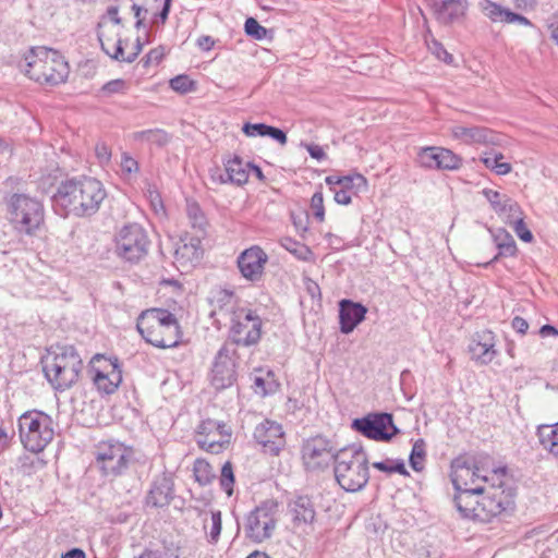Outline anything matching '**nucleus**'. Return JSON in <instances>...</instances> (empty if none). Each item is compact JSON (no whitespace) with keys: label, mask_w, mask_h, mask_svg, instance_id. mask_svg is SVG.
<instances>
[{"label":"nucleus","mask_w":558,"mask_h":558,"mask_svg":"<svg viewBox=\"0 0 558 558\" xmlns=\"http://www.w3.org/2000/svg\"><path fill=\"white\" fill-rule=\"evenodd\" d=\"M173 499V482L172 480L162 474L157 476L150 486V489L146 496V505L162 508L170 504Z\"/></svg>","instance_id":"bb28decb"},{"label":"nucleus","mask_w":558,"mask_h":558,"mask_svg":"<svg viewBox=\"0 0 558 558\" xmlns=\"http://www.w3.org/2000/svg\"><path fill=\"white\" fill-rule=\"evenodd\" d=\"M234 473L230 461H227L221 468L220 487L230 497L233 494Z\"/></svg>","instance_id":"c03bdc74"},{"label":"nucleus","mask_w":558,"mask_h":558,"mask_svg":"<svg viewBox=\"0 0 558 558\" xmlns=\"http://www.w3.org/2000/svg\"><path fill=\"white\" fill-rule=\"evenodd\" d=\"M112 49L113 50L109 57L117 61L132 63L136 59V53H130L125 56L121 38H118L116 43L112 44Z\"/></svg>","instance_id":"864d4df0"},{"label":"nucleus","mask_w":558,"mask_h":558,"mask_svg":"<svg viewBox=\"0 0 558 558\" xmlns=\"http://www.w3.org/2000/svg\"><path fill=\"white\" fill-rule=\"evenodd\" d=\"M150 239L140 223L124 225L114 236V253L122 260L137 264L149 251Z\"/></svg>","instance_id":"6e6552de"},{"label":"nucleus","mask_w":558,"mask_h":558,"mask_svg":"<svg viewBox=\"0 0 558 558\" xmlns=\"http://www.w3.org/2000/svg\"><path fill=\"white\" fill-rule=\"evenodd\" d=\"M514 208L511 207V210L506 207L505 210L498 213L497 215L501 216L507 225H512L517 219L522 217V210L519 204L514 201Z\"/></svg>","instance_id":"680f3d73"},{"label":"nucleus","mask_w":558,"mask_h":558,"mask_svg":"<svg viewBox=\"0 0 558 558\" xmlns=\"http://www.w3.org/2000/svg\"><path fill=\"white\" fill-rule=\"evenodd\" d=\"M436 21L441 25L460 22L469 9L468 0H425Z\"/></svg>","instance_id":"5701e85b"},{"label":"nucleus","mask_w":558,"mask_h":558,"mask_svg":"<svg viewBox=\"0 0 558 558\" xmlns=\"http://www.w3.org/2000/svg\"><path fill=\"white\" fill-rule=\"evenodd\" d=\"M335 478L345 492L355 493L369 480L368 457L360 445L340 448L333 463Z\"/></svg>","instance_id":"7ed1b4c3"},{"label":"nucleus","mask_w":558,"mask_h":558,"mask_svg":"<svg viewBox=\"0 0 558 558\" xmlns=\"http://www.w3.org/2000/svg\"><path fill=\"white\" fill-rule=\"evenodd\" d=\"M426 45L432 54H434L438 60L445 62L446 64L453 63V56L447 51L444 45L435 38L430 40L426 39Z\"/></svg>","instance_id":"a18cd8bd"},{"label":"nucleus","mask_w":558,"mask_h":558,"mask_svg":"<svg viewBox=\"0 0 558 558\" xmlns=\"http://www.w3.org/2000/svg\"><path fill=\"white\" fill-rule=\"evenodd\" d=\"M482 11L485 15L490 19L493 22H504L506 17V13L508 9L502 8L501 5L490 1L484 0L480 3Z\"/></svg>","instance_id":"37998d69"},{"label":"nucleus","mask_w":558,"mask_h":558,"mask_svg":"<svg viewBox=\"0 0 558 558\" xmlns=\"http://www.w3.org/2000/svg\"><path fill=\"white\" fill-rule=\"evenodd\" d=\"M126 11L132 13V15H134V17L136 19L135 27L137 29L145 26L144 21H145L146 14L148 12L146 9H144L143 7L136 4L135 2H133V0H131L130 4L126 7Z\"/></svg>","instance_id":"13d9d810"},{"label":"nucleus","mask_w":558,"mask_h":558,"mask_svg":"<svg viewBox=\"0 0 558 558\" xmlns=\"http://www.w3.org/2000/svg\"><path fill=\"white\" fill-rule=\"evenodd\" d=\"M514 507V493L511 488L505 489L501 485L484 486L481 495L480 508L475 521L487 523L494 518L512 510Z\"/></svg>","instance_id":"9b49d317"},{"label":"nucleus","mask_w":558,"mask_h":558,"mask_svg":"<svg viewBox=\"0 0 558 558\" xmlns=\"http://www.w3.org/2000/svg\"><path fill=\"white\" fill-rule=\"evenodd\" d=\"M333 199L339 205H350L352 203V193L347 190H333Z\"/></svg>","instance_id":"338daca9"},{"label":"nucleus","mask_w":558,"mask_h":558,"mask_svg":"<svg viewBox=\"0 0 558 558\" xmlns=\"http://www.w3.org/2000/svg\"><path fill=\"white\" fill-rule=\"evenodd\" d=\"M19 68L31 80L47 85L64 83L70 68L64 57L57 50L47 47H32L19 63Z\"/></svg>","instance_id":"f03ea898"},{"label":"nucleus","mask_w":558,"mask_h":558,"mask_svg":"<svg viewBox=\"0 0 558 558\" xmlns=\"http://www.w3.org/2000/svg\"><path fill=\"white\" fill-rule=\"evenodd\" d=\"M92 379L101 395H112L122 383V369L118 357L106 359L96 354L92 361Z\"/></svg>","instance_id":"ddd939ff"},{"label":"nucleus","mask_w":558,"mask_h":558,"mask_svg":"<svg viewBox=\"0 0 558 558\" xmlns=\"http://www.w3.org/2000/svg\"><path fill=\"white\" fill-rule=\"evenodd\" d=\"M482 194L485 196V198L490 204L492 208L496 214L502 211L508 207L509 210H511V206H514V201L511 199L506 194H501L498 191H494L490 189H484L482 191Z\"/></svg>","instance_id":"e433bc0d"},{"label":"nucleus","mask_w":558,"mask_h":558,"mask_svg":"<svg viewBox=\"0 0 558 558\" xmlns=\"http://www.w3.org/2000/svg\"><path fill=\"white\" fill-rule=\"evenodd\" d=\"M186 215L193 229L202 232L205 231L207 219L197 202L193 199L186 201Z\"/></svg>","instance_id":"f704fd0d"},{"label":"nucleus","mask_w":558,"mask_h":558,"mask_svg":"<svg viewBox=\"0 0 558 558\" xmlns=\"http://www.w3.org/2000/svg\"><path fill=\"white\" fill-rule=\"evenodd\" d=\"M17 427L22 445L31 452L43 451L53 439L52 418L43 411L24 412L17 420Z\"/></svg>","instance_id":"39448f33"},{"label":"nucleus","mask_w":558,"mask_h":558,"mask_svg":"<svg viewBox=\"0 0 558 558\" xmlns=\"http://www.w3.org/2000/svg\"><path fill=\"white\" fill-rule=\"evenodd\" d=\"M202 247L199 238L192 236L189 242L181 241L175 251V262L181 266H186L190 263L198 262L202 257Z\"/></svg>","instance_id":"2f4dec72"},{"label":"nucleus","mask_w":558,"mask_h":558,"mask_svg":"<svg viewBox=\"0 0 558 558\" xmlns=\"http://www.w3.org/2000/svg\"><path fill=\"white\" fill-rule=\"evenodd\" d=\"M106 196L107 192L99 180L83 175L62 181L52 196V203L64 210V216L90 217L99 210Z\"/></svg>","instance_id":"f257e3e1"},{"label":"nucleus","mask_w":558,"mask_h":558,"mask_svg":"<svg viewBox=\"0 0 558 558\" xmlns=\"http://www.w3.org/2000/svg\"><path fill=\"white\" fill-rule=\"evenodd\" d=\"M452 134L465 144H488L494 141V133L483 126L456 125L452 128Z\"/></svg>","instance_id":"7c9ffc66"},{"label":"nucleus","mask_w":558,"mask_h":558,"mask_svg":"<svg viewBox=\"0 0 558 558\" xmlns=\"http://www.w3.org/2000/svg\"><path fill=\"white\" fill-rule=\"evenodd\" d=\"M280 244L283 248L292 253L299 259L306 260L308 255L312 254L308 246L302 244L290 236H284L280 240Z\"/></svg>","instance_id":"ea45409f"},{"label":"nucleus","mask_w":558,"mask_h":558,"mask_svg":"<svg viewBox=\"0 0 558 558\" xmlns=\"http://www.w3.org/2000/svg\"><path fill=\"white\" fill-rule=\"evenodd\" d=\"M170 87L182 95L189 94L196 89V82L186 74L174 76L169 82Z\"/></svg>","instance_id":"79ce46f5"},{"label":"nucleus","mask_w":558,"mask_h":558,"mask_svg":"<svg viewBox=\"0 0 558 558\" xmlns=\"http://www.w3.org/2000/svg\"><path fill=\"white\" fill-rule=\"evenodd\" d=\"M267 262L268 255L259 245L245 248L236 258L241 276L251 282L262 280Z\"/></svg>","instance_id":"412c9836"},{"label":"nucleus","mask_w":558,"mask_h":558,"mask_svg":"<svg viewBox=\"0 0 558 558\" xmlns=\"http://www.w3.org/2000/svg\"><path fill=\"white\" fill-rule=\"evenodd\" d=\"M253 437L262 451L270 456H278L286 446L282 425L272 420L265 418L257 424Z\"/></svg>","instance_id":"aec40b11"},{"label":"nucleus","mask_w":558,"mask_h":558,"mask_svg":"<svg viewBox=\"0 0 558 558\" xmlns=\"http://www.w3.org/2000/svg\"><path fill=\"white\" fill-rule=\"evenodd\" d=\"M425 459L426 442L423 438H418L414 441L409 457L411 468L416 472L423 471Z\"/></svg>","instance_id":"4c0bfd02"},{"label":"nucleus","mask_w":558,"mask_h":558,"mask_svg":"<svg viewBox=\"0 0 558 558\" xmlns=\"http://www.w3.org/2000/svg\"><path fill=\"white\" fill-rule=\"evenodd\" d=\"M133 454V449L122 442L101 441L95 448V466L102 476L116 478L125 473Z\"/></svg>","instance_id":"1a4fd4ad"},{"label":"nucleus","mask_w":558,"mask_h":558,"mask_svg":"<svg viewBox=\"0 0 558 558\" xmlns=\"http://www.w3.org/2000/svg\"><path fill=\"white\" fill-rule=\"evenodd\" d=\"M209 303L213 307L210 314H216L217 311L225 314H235L239 306V298L232 290L217 288L210 292Z\"/></svg>","instance_id":"c756f323"},{"label":"nucleus","mask_w":558,"mask_h":558,"mask_svg":"<svg viewBox=\"0 0 558 558\" xmlns=\"http://www.w3.org/2000/svg\"><path fill=\"white\" fill-rule=\"evenodd\" d=\"M244 29L247 36L262 40L267 35V28L262 26L254 17H248L245 21Z\"/></svg>","instance_id":"8fccbe9b"},{"label":"nucleus","mask_w":558,"mask_h":558,"mask_svg":"<svg viewBox=\"0 0 558 558\" xmlns=\"http://www.w3.org/2000/svg\"><path fill=\"white\" fill-rule=\"evenodd\" d=\"M536 434L543 448L550 453V442L557 441L558 434L551 428L550 425L538 426Z\"/></svg>","instance_id":"09e8293b"},{"label":"nucleus","mask_w":558,"mask_h":558,"mask_svg":"<svg viewBox=\"0 0 558 558\" xmlns=\"http://www.w3.org/2000/svg\"><path fill=\"white\" fill-rule=\"evenodd\" d=\"M136 329L142 338L157 348L178 344L180 326L175 316H138Z\"/></svg>","instance_id":"0eeeda50"},{"label":"nucleus","mask_w":558,"mask_h":558,"mask_svg":"<svg viewBox=\"0 0 558 558\" xmlns=\"http://www.w3.org/2000/svg\"><path fill=\"white\" fill-rule=\"evenodd\" d=\"M222 529L221 521V511L220 510H211L210 511V529L207 534V539L210 544H217L220 537Z\"/></svg>","instance_id":"49530a36"},{"label":"nucleus","mask_w":558,"mask_h":558,"mask_svg":"<svg viewBox=\"0 0 558 558\" xmlns=\"http://www.w3.org/2000/svg\"><path fill=\"white\" fill-rule=\"evenodd\" d=\"M5 204L11 223L22 232L33 234L44 222V206L36 197L13 193L5 197Z\"/></svg>","instance_id":"423d86ee"},{"label":"nucleus","mask_w":558,"mask_h":558,"mask_svg":"<svg viewBox=\"0 0 558 558\" xmlns=\"http://www.w3.org/2000/svg\"><path fill=\"white\" fill-rule=\"evenodd\" d=\"M292 521L298 526H308L315 521L316 510L313 500L307 495H299L288 504Z\"/></svg>","instance_id":"cd10ccee"},{"label":"nucleus","mask_w":558,"mask_h":558,"mask_svg":"<svg viewBox=\"0 0 558 558\" xmlns=\"http://www.w3.org/2000/svg\"><path fill=\"white\" fill-rule=\"evenodd\" d=\"M262 322L259 316H235L229 330V339L235 345H252L259 341Z\"/></svg>","instance_id":"4be33fe9"},{"label":"nucleus","mask_w":558,"mask_h":558,"mask_svg":"<svg viewBox=\"0 0 558 558\" xmlns=\"http://www.w3.org/2000/svg\"><path fill=\"white\" fill-rule=\"evenodd\" d=\"M193 473L195 481L202 486L210 484L215 477L211 465L203 459H197L194 462Z\"/></svg>","instance_id":"58836bf2"},{"label":"nucleus","mask_w":558,"mask_h":558,"mask_svg":"<svg viewBox=\"0 0 558 558\" xmlns=\"http://www.w3.org/2000/svg\"><path fill=\"white\" fill-rule=\"evenodd\" d=\"M231 433L223 422L204 420L197 426L195 441L207 452L218 454L230 442Z\"/></svg>","instance_id":"dca6fc26"},{"label":"nucleus","mask_w":558,"mask_h":558,"mask_svg":"<svg viewBox=\"0 0 558 558\" xmlns=\"http://www.w3.org/2000/svg\"><path fill=\"white\" fill-rule=\"evenodd\" d=\"M416 162L429 170L452 171L461 167L462 159L448 148L426 146L418 148Z\"/></svg>","instance_id":"a211bd4d"},{"label":"nucleus","mask_w":558,"mask_h":558,"mask_svg":"<svg viewBox=\"0 0 558 558\" xmlns=\"http://www.w3.org/2000/svg\"><path fill=\"white\" fill-rule=\"evenodd\" d=\"M504 22L505 23H519V24H522L524 26H531L532 25L531 21L527 17H525V16H523L521 14L514 13V12H512L510 10L507 11L506 17H505Z\"/></svg>","instance_id":"69168bd1"},{"label":"nucleus","mask_w":558,"mask_h":558,"mask_svg":"<svg viewBox=\"0 0 558 558\" xmlns=\"http://www.w3.org/2000/svg\"><path fill=\"white\" fill-rule=\"evenodd\" d=\"M95 153L100 162H108L111 158V150L105 143H98Z\"/></svg>","instance_id":"774afa93"},{"label":"nucleus","mask_w":558,"mask_h":558,"mask_svg":"<svg viewBox=\"0 0 558 558\" xmlns=\"http://www.w3.org/2000/svg\"><path fill=\"white\" fill-rule=\"evenodd\" d=\"M121 171L124 177H130L131 174L140 172V165L137 160H135L128 153H123L121 156Z\"/></svg>","instance_id":"3c124183"},{"label":"nucleus","mask_w":558,"mask_h":558,"mask_svg":"<svg viewBox=\"0 0 558 558\" xmlns=\"http://www.w3.org/2000/svg\"><path fill=\"white\" fill-rule=\"evenodd\" d=\"M268 124L265 123H250L246 122L242 126V132L248 137L266 136L269 131Z\"/></svg>","instance_id":"603ef678"},{"label":"nucleus","mask_w":558,"mask_h":558,"mask_svg":"<svg viewBox=\"0 0 558 558\" xmlns=\"http://www.w3.org/2000/svg\"><path fill=\"white\" fill-rule=\"evenodd\" d=\"M510 227L513 228L515 234L522 241L530 243L533 241V234L524 222L523 216L517 219Z\"/></svg>","instance_id":"6e6d98bb"},{"label":"nucleus","mask_w":558,"mask_h":558,"mask_svg":"<svg viewBox=\"0 0 558 558\" xmlns=\"http://www.w3.org/2000/svg\"><path fill=\"white\" fill-rule=\"evenodd\" d=\"M468 353L470 360L476 365H489L499 354L496 335L489 329L475 331L470 337Z\"/></svg>","instance_id":"f3484780"},{"label":"nucleus","mask_w":558,"mask_h":558,"mask_svg":"<svg viewBox=\"0 0 558 558\" xmlns=\"http://www.w3.org/2000/svg\"><path fill=\"white\" fill-rule=\"evenodd\" d=\"M493 242L498 250V253L487 263L483 264L484 268L489 267L494 263L504 257H513L518 253L517 243L513 236L504 228L488 229Z\"/></svg>","instance_id":"c85d7f7f"},{"label":"nucleus","mask_w":558,"mask_h":558,"mask_svg":"<svg viewBox=\"0 0 558 558\" xmlns=\"http://www.w3.org/2000/svg\"><path fill=\"white\" fill-rule=\"evenodd\" d=\"M340 186L342 190H347L351 192L353 195H357L361 192H366L368 190L367 179L357 172L341 175Z\"/></svg>","instance_id":"c9c22d12"},{"label":"nucleus","mask_w":558,"mask_h":558,"mask_svg":"<svg viewBox=\"0 0 558 558\" xmlns=\"http://www.w3.org/2000/svg\"><path fill=\"white\" fill-rule=\"evenodd\" d=\"M278 504L268 499L255 507L245 519V537L255 544L269 539L277 525Z\"/></svg>","instance_id":"9d476101"},{"label":"nucleus","mask_w":558,"mask_h":558,"mask_svg":"<svg viewBox=\"0 0 558 558\" xmlns=\"http://www.w3.org/2000/svg\"><path fill=\"white\" fill-rule=\"evenodd\" d=\"M339 448L327 437L317 435L306 439L301 449L302 460L306 470L316 471L335 463Z\"/></svg>","instance_id":"f8f14e48"},{"label":"nucleus","mask_w":558,"mask_h":558,"mask_svg":"<svg viewBox=\"0 0 558 558\" xmlns=\"http://www.w3.org/2000/svg\"><path fill=\"white\" fill-rule=\"evenodd\" d=\"M373 466L376 470H379L388 474L398 473L401 475H409L402 459H386L384 461L374 462Z\"/></svg>","instance_id":"a19ab883"},{"label":"nucleus","mask_w":558,"mask_h":558,"mask_svg":"<svg viewBox=\"0 0 558 558\" xmlns=\"http://www.w3.org/2000/svg\"><path fill=\"white\" fill-rule=\"evenodd\" d=\"M246 168L247 163L244 165L240 157L234 156L225 163V173L217 169L211 173V180L220 184L234 183L242 185L248 180V171Z\"/></svg>","instance_id":"a878e982"},{"label":"nucleus","mask_w":558,"mask_h":558,"mask_svg":"<svg viewBox=\"0 0 558 558\" xmlns=\"http://www.w3.org/2000/svg\"><path fill=\"white\" fill-rule=\"evenodd\" d=\"M133 140L140 143H148L158 147L166 146L169 141V134L161 129H150L133 133Z\"/></svg>","instance_id":"473e14b6"},{"label":"nucleus","mask_w":558,"mask_h":558,"mask_svg":"<svg viewBox=\"0 0 558 558\" xmlns=\"http://www.w3.org/2000/svg\"><path fill=\"white\" fill-rule=\"evenodd\" d=\"M311 207L314 210V217L323 222L325 219L324 196L322 192H315L311 199Z\"/></svg>","instance_id":"5fc2aeb1"},{"label":"nucleus","mask_w":558,"mask_h":558,"mask_svg":"<svg viewBox=\"0 0 558 558\" xmlns=\"http://www.w3.org/2000/svg\"><path fill=\"white\" fill-rule=\"evenodd\" d=\"M234 354L235 350L226 343L215 356L211 368V384L218 390L232 386L236 380Z\"/></svg>","instance_id":"6ab92c4d"},{"label":"nucleus","mask_w":558,"mask_h":558,"mask_svg":"<svg viewBox=\"0 0 558 558\" xmlns=\"http://www.w3.org/2000/svg\"><path fill=\"white\" fill-rule=\"evenodd\" d=\"M340 315H364L367 314V307L360 302H353L349 299H343L339 302Z\"/></svg>","instance_id":"de8ad7c7"},{"label":"nucleus","mask_w":558,"mask_h":558,"mask_svg":"<svg viewBox=\"0 0 558 558\" xmlns=\"http://www.w3.org/2000/svg\"><path fill=\"white\" fill-rule=\"evenodd\" d=\"M163 57V48L157 47L151 49L147 54H145L141 62L143 63L144 68H148L150 64H159Z\"/></svg>","instance_id":"bf43d9fd"},{"label":"nucleus","mask_w":558,"mask_h":558,"mask_svg":"<svg viewBox=\"0 0 558 558\" xmlns=\"http://www.w3.org/2000/svg\"><path fill=\"white\" fill-rule=\"evenodd\" d=\"M484 493V486L476 488L456 490L453 504L461 517L475 521V514L480 508L481 495Z\"/></svg>","instance_id":"393cba45"},{"label":"nucleus","mask_w":558,"mask_h":558,"mask_svg":"<svg viewBox=\"0 0 558 558\" xmlns=\"http://www.w3.org/2000/svg\"><path fill=\"white\" fill-rule=\"evenodd\" d=\"M118 5H111L107 9V14L111 19V21L119 25L121 24V17L119 16V12L126 11V7L130 4L131 0H118Z\"/></svg>","instance_id":"e2e57ef3"},{"label":"nucleus","mask_w":558,"mask_h":558,"mask_svg":"<svg viewBox=\"0 0 558 558\" xmlns=\"http://www.w3.org/2000/svg\"><path fill=\"white\" fill-rule=\"evenodd\" d=\"M366 316H339L340 330L343 333H350L354 328L361 324Z\"/></svg>","instance_id":"4d7b16f0"},{"label":"nucleus","mask_w":558,"mask_h":558,"mask_svg":"<svg viewBox=\"0 0 558 558\" xmlns=\"http://www.w3.org/2000/svg\"><path fill=\"white\" fill-rule=\"evenodd\" d=\"M352 427L363 436L376 440L388 441L400 433L393 424V416L390 413H369L366 416L355 418Z\"/></svg>","instance_id":"4468645a"},{"label":"nucleus","mask_w":558,"mask_h":558,"mask_svg":"<svg viewBox=\"0 0 558 558\" xmlns=\"http://www.w3.org/2000/svg\"><path fill=\"white\" fill-rule=\"evenodd\" d=\"M266 136L272 138L274 141L278 142L282 146L286 145L288 142L286 132L276 126L270 125L269 131L267 132Z\"/></svg>","instance_id":"0e129e2a"},{"label":"nucleus","mask_w":558,"mask_h":558,"mask_svg":"<svg viewBox=\"0 0 558 558\" xmlns=\"http://www.w3.org/2000/svg\"><path fill=\"white\" fill-rule=\"evenodd\" d=\"M451 482L454 490L476 488L487 482L480 468L456 460L452 462Z\"/></svg>","instance_id":"b1692460"},{"label":"nucleus","mask_w":558,"mask_h":558,"mask_svg":"<svg viewBox=\"0 0 558 558\" xmlns=\"http://www.w3.org/2000/svg\"><path fill=\"white\" fill-rule=\"evenodd\" d=\"M83 369V360L73 345L57 347L49 352L44 362L43 371L47 380L57 391H65L73 387Z\"/></svg>","instance_id":"20e7f679"},{"label":"nucleus","mask_w":558,"mask_h":558,"mask_svg":"<svg viewBox=\"0 0 558 558\" xmlns=\"http://www.w3.org/2000/svg\"><path fill=\"white\" fill-rule=\"evenodd\" d=\"M125 88H126V83L121 78H117V80L107 82L101 87V93L105 95L121 94V93H124Z\"/></svg>","instance_id":"052dcab7"},{"label":"nucleus","mask_w":558,"mask_h":558,"mask_svg":"<svg viewBox=\"0 0 558 558\" xmlns=\"http://www.w3.org/2000/svg\"><path fill=\"white\" fill-rule=\"evenodd\" d=\"M502 159L504 155L496 151L485 153L484 156L481 157V161L484 166L498 175H506L512 170V166L509 162L502 161Z\"/></svg>","instance_id":"72a5a7b5"},{"label":"nucleus","mask_w":558,"mask_h":558,"mask_svg":"<svg viewBox=\"0 0 558 558\" xmlns=\"http://www.w3.org/2000/svg\"><path fill=\"white\" fill-rule=\"evenodd\" d=\"M159 307L143 310L140 314H177L187 311V299L183 286L174 279H162L158 287Z\"/></svg>","instance_id":"2eb2a0df"}]
</instances>
